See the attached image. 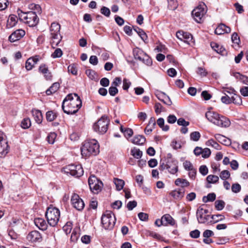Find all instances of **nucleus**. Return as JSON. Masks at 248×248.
<instances>
[{
	"label": "nucleus",
	"mask_w": 248,
	"mask_h": 248,
	"mask_svg": "<svg viewBox=\"0 0 248 248\" xmlns=\"http://www.w3.org/2000/svg\"><path fill=\"white\" fill-rule=\"evenodd\" d=\"M81 106L82 102L79 96L76 93H70L63 100L62 108L64 113L74 114L78 111Z\"/></svg>",
	"instance_id": "nucleus-1"
},
{
	"label": "nucleus",
	"mask_w": 248,
	"mask_h": 248,
	"mask_svg": "<svg viewBox=\"0 0 248 248\" xmlns=\"http://www.w3.org/2000/svg\"><path fill=\"white\" fill-rule=\"evenodd\" d=\"M81 152L82 155L85 157L97 155L99 153V145L97 141L94 139L84 141L81 148Z\"/></svg>",
	"instance_id": "nucleus-2"
},
{
	"label": "nucleus",
	"mask_w": 248,
	"mask_h": 248,
	"mask_svg": "<svg viewBox=\"0 0 248 248\" xmlns=\"http://www.w3.org/2000/svg\"><path fill=\"white\" fill-rule=\"evenodd\" d=\"M205 117L209 121L221 127H228L231 124V122L229 119L224 116H220L214 111H207L205 113Z\"/></svg>",
	"instance_id": "nucleus-3"
},
{
	"label": "nucleus",
	"mask_w": 248,
	"mask_h": 248,
	"mask_svg": "<svg viewBox=\"0 0 248 248\" xmlns=\"http://www.w3.org/2000/svg\"><path fill=\"white\" fill-rule=\"evenodd\" d=\"M48 224L52 227L56 226L59 220L60 212L59 210L54 207L49 206L45 214Z\"/></svg>",
	"instance_id": "nucleus-4"
},
{
	"label": "nucleus",
	"mask_w": 248,
	"mask_h": 248,
	"mask_svg": "<svg viewBox=\"0 0 248 248\" xmlns=\"http://www.w3.org/2000/svg\"><path fill=\"white\" fill-rule=\"evenodd\" d=\"M109 122V119L107 116L103 115L97 122L93 124L94 131L100 134H105L108 130Z\"/></svg>",
	"instance_id": "nucleus-5"
},
{
	"label": "nucleus",
	"mask_w": 248,
	"mask_h": 248,
	"mask_svg": "<svg viewBox=\"0 0 248 248\" xmlns=\"http://www.w3.org/2000/svg\"><path fill=\"white\" fill-rule=\"evenodd\" d=\"M116 222L114 215L110 211H106L101 217V223L106 230H111L113 228Z\"/></svg>",
	"instance_id": "nucleus-6"
},
{
	"label": "nucleus",
	"mask_w": 248,
	"mask_h": 248,
	"mask_svg": "<svg viewBox=\"0 0 248 248\" xmlns=\"http://www.w3.org/2000/svg\"><path fill=\"white\" fill-rule=\"evenodd\" d=\"M133 55L136 60H138L148 66L152 65V59L139 47H137L133 49Z\"/></svg>",
	"instance_id": "nucleus-7"
},
{
	"label": "nucleus",
	"mask_w": 248,
	"mask_h": 248,
	"mask_svg": "<svg viewBox=\"0 0 248 248\" xmlns=\"http://www.w3.org/2000/svg\"><path fill=\"white\" fill-rule=\"evenodd\" d=\"M88 184L91 190L94 194L98 193L103 186L102 182L94 175L89 177Z\"/></svg>",
	"instance_id": "nucleus-8"
},
{
	"label": "nucleus",
	"mask_w": 248,
	"mask_h": 248,
	"mask_svg": "<svg viewBox=\"0 0 248 248\" xmlns=\"http://www.w3.org/2000/svg\"><path fill=\"white\" fill-rule=\"evenodd\" d=\"M64 171L66 173H69L75 177L81 176L84 172L83 168L80 165H69L64 168Z\"/></svg>",
	"instance_id": "nucleus-9"
},
{
	"label": "nucleus",
	"mask_w": 248,
	"mask_h": 248,
	"mask_svg": "<svg viewBox=\"0 0 248 248\" xmlns=\"http://www.w3.org/2000/svg\"><path fill=\"white\" fill-rule=\"evenodd\" d=\"M208 213L207 209H204L202 207H200L197 210L196 216L199 223H208L210 218V215H207Z\"/></svg>",
	"instance_id": "nucleus-10"
},
{
	"label": "nucleus",
	"mask_w": 248,
	"mask_h": 248,
	"mask_svg": "<svg viewBox=\"0 0 248 248\" xmlns=\"http://www.w3.org/2000/svg\"><path fill=\"white\" fill-rule=\"evenodd\" d=\"M39 20V18L35 12L29 11L27 12L26 23L28 24L29 26H35L38 23Z\"/></svg>",
	"instance_id": "nucleus-11"
},
{
	"label": "nucleus",
	"mask_w": 248,
	"mask_h": 248,
	"mask_svg": "<svg viewBox=\"0 0 248 248\" xmlns=\"http://www.w3.org/2000/svg\"><path fill=\"white\" fill-rule=\"evenodd\" d=\"M71 202L73 207L78 211L82 210L85 206L83 200L77 194H74L72 196Z\"/></svg>",
	"instance_id": "nucleus-12"
},
{
	"label": "nucleus",
	"mask_w": 248,
	"mask_h": 248,
	"mask_svg": "<svg viewBox=\"0 0 248 248\" xmlns=\"http://www.w3.org/2000/svg\"><path fill=\"white\" fill-rule=\"evenodd\" d=\"M206 12L202 5H199L192 11V15L195 20L198 23H200L202 18L205 14Z\"/></svg>",
	"instance_id": "nucleus-13"
},
{
	"label": "nucleus",
	"mask_w": 248,
	"mask_h": 248,
	"mask_svg": "<svg viewBox=\"0 0 248 248\" xmlns=\"http://www.w3.org/2000/svg\"><path fill=\"white\" fill-rule=\"evenodd\" d=\"M25 35V31L23 30L18 29L14 31L9 37V40L11 42H15L19 40Z\"/></svg>",
	"instance_id": "nucleus-14"
},
{
	"label": "nucleus",
	"mask_w": 248,
	"mask_h": 248,
	"mask_svg": "<svg viewBox=\"0 0 248 248\" xmlns=\"http://www.w3.org/2000/svg\"><path fill=\"white\" fill-rule=\"evenodd\" d=\"M178 162L175 160H168L167 162L166 169L172 174H176L178 171Z\"/></svg>",
	"instance_id": "nucleus-15"
},
{
	"label": "nucleus",
	"mask_w": 248,
	"mask_h": 248,
	"mask_svg": "<svg viewBox=\"0 0 248 248\" xmlns=\"http://www.w3.org/2000/svg\"><path fill=\"white\" fill-rule=\"evenodd\" d=\"M176 35L179 39L183 40L185 42L188 43L192 39V36L190 33L182 31H177Z\"/></svg>",
	"instance_id": "nucleus-16"
},
{
	"label": "nucleus",
	"mask_w": 248,
	"mask_h": 248,
	"mask_svg": "<svg viewBox=\"0 0 248 248\" xmlns=\"http://www.w3.org/2000/svg\"><path fill=\"white\" fill-rule=\"evenodd\" d=\"M27 239L31 242L40 241L42 238L41 235L39 232L33 231L30 232L27 236Z\"/></svg>",
	"instance_id": "nucleus-17"
},
{
	"label": "nucleus",
	"mask_w": 248,
	"mask_h": 248,
	"mask_svg": "<svg viewBox=\"0 0 248 248\" xmlns=\"http://www.w3.org/2000/svg\"><path fill=\"white\" fill-rule=\"evenodd\" d=\"M231 31V29L229 27L226 26L225 24L221 23L215 31V33L218 35H221L225 33H230Z\"/></svg>",
	"instance_id": "nucleus-18"
},
{
	"label": "nucleus",
	"mask_w": 248,
	"mask_h": 248,
	"mask_svg": "<svg viewBox=\"0 0 248 248\" xmlns=\"http://www.w3.org/2000/svg\"><path fill=\"white\" fill-rule=\"evenodd\" d=\"M214 137L217 141L224 145L228 146L231 143L230 140L222 135L216 134Z\"/></svg>",
	"instance_id": "nucleus-19"
},
{
	"label": "nucleus",
	"mask_w": 248,
	"mask_h": 248,
	"mask_svg": "<svg viewBox=\"0 0 248 248\" xmlns=\"http://www.w3.org/2000/svg\"><path fill=\"white\" fill-rule=\"evenodd\" d=\"M161 219L164 226H167L168 225L173 226L175 224L174 219L169 214H165L163 215L161 217Z\"/></svg>",
	"instance_id": "nucleus-20"
},
{
	"label": "nucleus",
	"mask_w": 248,
	"mask_h": 248,
	"mask_svg": "<svg viewBox=\"0 0 248 248\" xmlns=\"http://www.w3.org/2000/svg\"><path fill=\"white\" fill-rule=\"evenodd\" d=\"M60 29L61 25L59 23L53 22L51 24L50 31L51 34L54 35V38L55 37V38L57 39L58 34H60Z\"/></svg>",
	"instance_id": "nucleus-21"
},
{
	"label": "nucleus",
	"mask_w": 248,
	"mask_h": 248,
	"mask_svg": "<svg viewBox=\"0 0 248 248\" xmlns=\"http://www.w3.org/2000/svg\"><path fill=\"white\" fill-rule=\"evenodd\" d=\"M35 225L40 229L43 231L46 230L47 229V224L45 220L41 218H37L34 219Z\"/></svg>",
	"instance_id": "nucleus-22"
},
{
	"label": "nucleus",
	"mask_w": 248,
	"mask_h": 248,
	"mask_svg": "<svg viewBox=\"0 0 248 248\" xmlns=\"http://www.w3.org/2000/svg\"><path fill=\"white\" fill-rule=\"evenodd\" d=\"M211 47L217 53L220 54L222 55H224L226 54V51L224 47L219 46L218 44L215 42L211 43Z\"/></svg>",
	"instance_id": "nucleus-23"
},
{
	"label": "nucleus",
	"mask_w": 248,
	"mask_h": 248,
	"mask_svg": "<svg viewBox=\"0 0 248 248\" xmlns=\"http://www.w3.org/2000/svg\"><path fill=\"white\" fill-rule=\"evenodd\" d=\"M185 191L183 189H179L171 191L170 195L176 200H180L184 196Z\"/></svg>",
	"instance_id": "nucleus-24"
},
{
	"label": "nucleus",
	"mask_w": 248,
	"mask_h": 248,
	"mask_svg": "<svg viewBox=\"0 0 248 248\" xmlns=\"http://www.w3.org/2000/svg\"><path fill=\"white\" fill-rule=\"evenodd\" d=\"M32 113L36 122L38 124H41L43 120V115L41 111L39 110L33 109L32 110Z\"/></svg>",
	"instance_id": "nucleus-25"
},
{
	"label": "nucleus",
	"mask_w": 248,
	"mask_h": 248,
	"mask_svg": "<svg viewBox=\"0 0 248 248\" xmlns=\"http://www.w3.org/2000/svg\"><path fill=\"white\" fill-rule=\"evenodd\" d=\"M175 184L182 188L188 187L190 185L189 182L186 179L182 178H177L175 181Z\"/></svg>",
	"instance_id": "nucleus-26"
},
{
	"label": "nucleus",
	"mask_w": 248,
	"mask_h": 248,
	"mask_svg": "<svg viewBox=\"0 0 248 248\" xmlns=\"http://www.w3.org/2000/svg\"><path fill=\"white\" fill-rule=\"evenodd\" d=\"M146 141L145 138L142 135H137L132 140V142L135 144L142 145Z\"/></svg>",
	"instance_id": "nucleus-27"
},
{
	"label": "nucleus",
	"mask_w": 248,
	"mask_h": 248,
	"mask_svg": "<svg viewBox=\"0 0 248 248\" xmlns=\"http://www.w3.org/2000/svg\"><path fill=\"white\" fill-rule=\"evenodd\" d=\"M155 95L158 99L161 101H163L165 98L167 99L168 101L167 103L169 104V106H170L172 104V102L170 98L164 93L161 92H157L155 94Z\"/></svg>",
	"instance_id": "nucleus-28"
},
{
	"label": "nucleus",
	"mask_w": 248,
	"mask_h": 248,
	"mask_svg": "<svg viewBox=\"0 0 248 248\" xmlns=\"http://www.w3.org/2000/svg\"><path fill=\"white\" fill-rule=\"evenodd\" d=\"M8 144L6 140L0 141V156L8 153Z\"/></svg>",
	"instance_id": "nucleus-29"
},
{
	"label": "nucleus",
	"mask_w": 248,
	"mask_h": 248,
	"mask_svg": "<svg viewBox=\"0 0 248 248\" xmlns=\"http://www.w3.org/2000/svg\"><path fill=\"white\" fill-rule=\"evenodd\" d=\"M59 88L60 84L58 82H55L46 91V94L47 95H51L57 92Z\"/></svg>",
	"instance_id": "nucleus-30"
},
{
	"label": "nucleus",
	"mask_w": 248,
	"mask_h": 248,
	"mask_svg": "<svg viewBox=\"0 0 248 248\" xmlns=\"http://www.w3.org/2000/svg\"><path fill=\"white\" fill-rule=\"evenodd\" d=\"M134 31L137 32L138 35L140 37L141 39L145 42L146 43L147 40V36L145 32L140 28L136 27L134 29Z\"/></svg>",
	"instance_id": "nucleus-31"
},
{
	"label": "nucleus",
	"mask_w": 248,
	"mask_h": 248,
	"mask_svg": "<svg viewBox=\"0 0 248 248\" xmlns=\"http://www.w3.org/2000/svg\"><path fill=\"white\" fill-rule=\"evenodd\" d=\"M52 42L51 44L53 47H55L58 46L60 44V42L62 40V36L60 35V34H58V36L57 37V39L54 38V35L53 34H51Z\"/></svg>",
	"instance_id": "nucleus-32"
},
{
	"label": "nucleus",
	"mask_w": 248,
	"mask_h": 248,
	"mask_svg": "<svg viewBox=\"0 0 248 248\" xmlns=\"http://www.w3.org/2000/svg\"><path fill=\"white\" fill-rule=\"evenodd\" d=\"M18 20L17 17L14 15H11L7 20V25L10 26V27H12L14 26Z\"/></svg>",
	"instance_id": "nucleus-33"
},
{
	"label": "nucleus",
	"mask_w": 248,
	"mask_h": 248,
	"mask_svg": "<svg viewBox=\"0 0 248 248\" xmlns=\"http://www.w3.org/2000/svg\"><path fill=\"white\" fill-rule=\"evenodd\" d=\"M234 76L239 79L243 84L248 85V77L240 74L239 73H236Z\"/></svg>",
	"instance_id": "nucleus-34"
},
{
	"label": "nucleus",
	"mask_w": 248,
	"mask_h": 248,
	"mask_svg": "<svg viewBox=\"0 0 248 248\" xmlns=\"http://www.w3.org/2000/svg\"><path fill=\"white\" fill-rule=\"evenodd\" d=\"M113 182L117 190L120 191L123 188L124 182L123 180L114 178Z\"/></svg>",
	"instance_id": "nucleus-35"
},
{
	"label": "nucleus",
	"mask_w": 248,
	"mask_h": 248,
	"mask_svg": "<svg viewBox=\"0 0 248 248\" xmlns=\"http://www.w3.org/2000/svg\"><path fill=\"white\" fill-rule=\"evenodd\" d=\"M57 117L56 113L53 111H48L46 113V118L48 121L52 122Z\"/></svg>",
	"instance_id": "nucleus-36"
},
{
	"label": "nucleus",
	"mask_w": 248,
	"mask_h": 248,
	"mask_svg": "<svg viewBox=\"0 0 248 248\" xmlns=\"http://www.w3.org/2000/svg\"><path fill=\"white\" fill-rule=\"evenodd\" d=\"M131 155L137 159L140 158L142 155V152L140 151L139 149L136 148L131 150Z\"/></svg>",
	"instance_id": "nucleus-37"
},
{
	"label": "nucleus",
	"mask_w": 248,
	"mask_h": 248,
	"mask_svg": "<svg viewBox=\"0 0 248 248\" xmlns=\"http://www.w3.org/2000/svg\"><path fill=\"white\" fill-rule=\"evenodd\" d=\"M207 146H211L217 150L220 149V146L214 140L210 139L206 142Z\"/></svg>",
	"instance_id": "nucleus-38"
},
{
	"label": "nucleus",
	"mask_w": 248,
	"mask_h": 248,
	"mask_svg": "<svg viewBox=\"0 0 248 248\" xmlns=\"http://www.w3.org/2000/svg\"><path fill=\"white\" fill-rule=\"evenodd\" d=\"M206 180L209 184H215L219 180V177L214 175H209L206 177Z\"/></svg>",
	"instance_id": "nucleus-39"
},
{
	"label": "nucleus",
	"mask_w": 248,
	"mask_h": 248,
	"mask_svg": "<svg viewBox=\"0 0 248 248\" xmlns=\"http://www.w3.org/2000/svg\"><path fill=\"white\" fill-rule=\"evenodd\" d=\"M86 74L87 76L92 80H96L97 79V75L95 72L91 69H88L86 70Z\"/></svg>",
	"instance_id": "nucleus-40"
},
{
	"label": "nucleus",
	"mask_w": 248,
	"mask_h": 248,
	"mask_svg": "<svg viewBox=\"0 0 248 248\" xmlns=\"http://www.w3.org/2000/svg\"><path fill=\"white\" fill-rule=\"evenodd\" d=\"M31 123L29 118L24 119L21 123V126L24 129H27L30 127Z\"/></svg>",
	"instance_id": "nucleus-41"
},
{
	"label": "nucleus",
	"mask_w": 248,
	"mask_h": 248,
	"mask_svg": "<svg viewBox=\"0 0 248 248\" xmlns=\"http://www.w3.org/2000/svg\"><path fill=\"white\" fill-rule=\"evenodd\" d=\"M178 6L176 0H168V8L170 10H175Z\"/></svg>",
	"instance_id": "nucleus-42"
},
{
	"label": "nucleus",
	"mask_w": 248,
	"mask_h": 248,
	"mask_svg": "<svg viewBox=\"0 0 248 248\" xmlns=\"http://www.w3.org/2000/svg\"><path fill=\"white\" fill-rule=\"evenodd\" d=\"M215 207L217 210H222L225 206V202L222 200H217L215 202Z\"/></svg>",
	"instance_id": "nucleus-43"
},
{
	"label": "nucleus",
	"mask_w": 248,
	"mask_h": 248,
	"mask_svg": "<svg viewBox=\"0 0 248 248\" xmlns=\"http://www.w3.org/2000/svg\"><path fill=\"white\" fill-rule=\"evenodd\" d=\"M235 96L232 97V103H233L236 105H240L242 103L241 97L240 95H234Z\"/></svg>",
	"instance_id": "nucleus-44"
},
{
	"label": "nucleus",
	"mask_w": 248,
	"mask_h": 248,
	"mask_svg": "<svg viewBox=\"0 0 248 248\" xmlns=\"http://www.w3.org/2000/svg\"><path fill=\"white\" fill-rule=\"evenodd\" d=\"M30 9L32 10H35L36 14L38 13L40 14L41 13V8L39 4H36L34 3L31 4L29 6Z\"/></svg>",
	"instance_id": "nucleus-45"
},
{
	"label": "nucleus",
	"mask_w": 248,
	"mask_h": 248,
	"mask_svg": "<svg viewBox=\"0 0 248 248\" xmlns=\"http://www.w3.org/2000/svg\"><path fill=\"white\" fill-rule=\"evenodd\" d=\"M223 93L225 94L226 95V93L231 94L232 93L234 95H236V91L232 88V87H223Z\"/></svg>",
	"instance_id": "nucleus-46"
},
{
	"label": "nucleus",
	"mask_w": 248,
	"mask_h": 248,
	"mask_svg": "<svg viewBox=\"0 0 248 248\" xmlns=\"http://www.w3.org/2000/svg\"><path fill=\"white\" fill-rule=\"evenodd\" d=\"M201 137V134L199 132L194 131L190 134V139L193 141H197Z\"/></svg>",
	"instance_id": "nucleus-47"
},
{
	"label": "nucleus",
	"mask_w": 248,
	"mask_h": 248,
	"mask_svg": "<svg viewBox=\"0 0 248 248\" xmlns=\"http://www.w3.org/2000/svg\"><path fill=\"white\" fill-rule=\"evenodd\" d=\"M17 12L19 19L26 23L27 19V12H23L20 10H18Z\"/></svg>",
	"instance_id": "nucleus-48"
},
{
	"label": "nucleus",
	"mask_w": 248,
	"mask_h": 248,
	"mask_svg": "<svg viewBox=\"0 0 248 248\" xmlns=\"http://www.w3.org/2000/svg\"><path fill=\"white\" fill-rule=\"evenodd\" d=\"M34 65V63L33 62L32 59L29 58L26 62L25 67L27 70L32 69Z\"/></svg>",
	"instance_id": "nucleus-49"
},
{
	"label": "nucleus",
	"mask_w": 248,
	"mask_h": 248,
	"mask_svg": "<svg viewBox=\"0 0 248 248\" xmlns=\"http://www.w3.org/2000/svg\"><path fill=\"white\" fill-rule=\"evenodd\" d=\"M241 189V186L238 183L233 184L232 186V190L235 193L239 192Z\"/></svg>",
	"instance_id": "nucleus-50"
},
{
	"label": "nucleus",
	"mask_w": 248,
	"mask_h": 248,
	"mask_svg": "<svg viewBox=\"0 0 248 248\" xmlns=\"http://www.w3.org/2000/svg\"><path fill=\"white\" fill-rule=\"evenodd\" d=\"M232 41L233 44L239 45L240 42L239 37L236 32H234L232 35Z\"/></svg>",
	"instance_id": "nucleus-51"
},
{
	"label": "nucleus",
	"mask_w": 248,
	"mask_h": 248,
	"mask_svg": "<svg viewBox=\"0 0 248 248\" xmlns=\"http://www.w3.org/2000/svg\"><path fill=\"white\" fill-rule=\"evenodd\" d=\"M230 176V173L227 170H224L220 172V177L222 180H226Z\"/></svg>",
	"instance_id": "nucleus-52"
},
{
	"label": "nucleus",
	"mask_w": 248,
	"mask_h": 248,
	"mask_svg": "<svg viewBox=\"0 0 248 248\" xmlns=\"http://www.w3.org/2000/svg\"><path fill=\"white\" fill-rule=\"evenodd\" d=\"M145 234L147 236H151L155 238L159 239L160 238L159 234L151 231H146Z\"/></svg>",
	"instance_id": "nucleus-53"
},
{
	"label": "nucleus",
	"mask_w": 248,
	"mask_h": 248,
	"mask_svg": "<svg viewBox=\"0 0 248 248\" xmlns=\"http://www.w3.org/2000/svg\"><path fill=\"white\" fill-rule=\"evenodd\" d=\"M62 55V52L60 48H57L51 54V57L53 58H59Z\"/></svg>",
	"instance_id": "nucleus-54"
},
{
	"label": "nucleus",
	"mask_w": 248,
	"mask_h": 248,
	"mask_svg": "<svg viewBox=\"0 0 248 248\" xmlns=\"http://www.w3.org/2000/svg\"><path fill=\"white\" fill-rule=\"evenodd\" d=\"M101 13L107 17H108L110 14V11L109 8L103 6L100 10Z\"/></svg>",
	"instance_id": "nucleus-55"
},
{
	"label": "nucleus",
	"mask_w": 248,
	"mask_h": 248,
	"mask_svg": "<svg viewBox=\"0 0 248 248\" xmlns=\"http://www.w3.org/2000/svg\"><path fill=\"white\" fill-rule=\"evenodd\" d=\"M211 155V151L209 148H205L202 149V156L203 158H207L209 157Z\"/></svg>",
	"instance_id": "nucleus-56"
},
{
	"label": "nucleus",
	"mask_w": 248,
	"mask_h": 248,
	"mask_svg": "<svg viewBox=\"0 0 248 248\" xmlns=\"http://www.w3.org/2000/svg\"><path fill=\"white\" fill-rule=\"evenodd\" d=\"M177 122V124L179 125H181L183 126H187L189 124V122L188 121H186L183 118H180L178 119Z\"/></svg>",
	"instance_id": "nucleus-57"
},
{
	"label": "nucleus",
	"mask_w": 248,
	"mask_h": 248,
	"mask_svg": "<svg viewBox=\"0 0 248 248\" xmlns=\"http://www.w3.org/2000/svg\"><path fill=\"white\" fill-rule=\"evenodd\" d=\"M68 71L73 75H76L77 74V69L75 64H71L68 67Z\"/></svg>",
	"instance_id": "nucleus-58"
},
{
	"label": "nucleus",
	"mask_w": 248,
	"mask_h": 248,
	"mask_svg": "<svg viewBox=\"0 0 248 248\" xmlns=\"http://www.w3.org/2000/svg\"><path fill=\"white\" fill-rule=\"evenodd\" d=\"M56 134L55 133H51L47 137V141L50 144H53L55 141Z\"/></svg>",
	"instance_id": "nucleus-59"
},
{
	"label": "nucleus",
	"mask_w": 248,
	"mask_h": 248,
	"mask_svg": "<svg viewBox=\"0 0 248 248\" xmlns=\"http://www.w3.org/2000/svg\"><path fill=\"white\" fill-rule=\"evenodd\" d=\"M138 217L141 221H147L148 219V215L146 213L140 212L138 214Z\"/></svg>",
	"instance_id": "nucleus-60"
},
{
	"label": "nucleus",
	"mask_w": 248,
	"mask_h": 248,
	"mask_svg": "<svg viewBox=\"0 0 248 248\" xmlns=\"http://www.w3.org/2000/svg\"><path fill=\"white\" fill-rule=\"evenodd\" d=\"M108 93L110 95L115 96L118 93V90L116 87L111 86L108 89Z\"/></svg>",
	"instance_id": "nucleus-61"
},
{
	"label": "nucleus",
	"mask_w": 248,
	"mask_h": 248,
	"mask_svg": "<svg viewBox=\"0 0 248 248\" xmlns=\"http://www.w3.org/2000/svg\"><path fill=\"white\" fill-rule=\"evenodd\" d=\"M200 172L203 176L206 175L208 172V169L206 166L202 165L199 168Z\"/></svg>",
	"instance_id": "nucleus-62"
},
{
	"label": "nucleus",
	"mask_w": 248,
	"mask_h": 248,
	"mask_svg": "<svg viewBox=\"0 0 248 248\" xmlns=\"http://www.w3.org/2000/svg\"><path fill=\"white\" fill-rule=\"evenodd\" d=\"M183 166H184L185 169L187 170H191L192 169H193L194 168L192 163L190 161H187V160L185 161L183 163Z\"/></svg>",
	"instance_id": "nucleus-63"
},
{
	"label": "nucleus",
	"mask_w": 248,
	"mask_h": 248,
	"mask_svg": "<svg viewBox=\"0 0 248 248\" xmlns=\"http://www.w3.org/2000/svg\"><path fill=\"white\" fill-rule=\"evenodd\" d=\"M124 134L125 137L127 138H129L132 136V135L133 134V130L131 128H125Z\"/></svg>",
	"instance_id": "nucleus-64"
}]
</instances>
